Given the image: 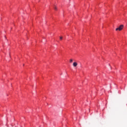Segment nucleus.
<instances>
[{"label":"nucleus","instance_id":"5","mask_svg":"<svg viewBox=\"0 0 127 127\" xmlns=\"http://www.w3.org/2000/svg\"><path fill=\"white\" fill-rule=\"evenodd\" d=\"M54 8H55V9L56 10V9H57V7H56V6H55V7H54Z\"/></svg>","mask_w":127,"mask_h":127},{"label":"nucleus","instance_id":"1","mask_svg":"<svg viewBox=\"0 0 127 127\" xmlns=\"http://www.w3.org/2000/svg\"><path fill=\"white\" fill-rule=\"evenodd\" d=\"M123 28H124V25H121L119 27L116 29V31H118V30H119V31H121V30H123Z\"/></svg>","mask_w":127,"mask_h":127},{"label":"nucleus","instance_id":"3","mask_svg":"<svg viewBox=\"0 0 127 127\" xmlns=\"http://www.w3.org/2000/svg\"><path fill=\"white\" fill-rule=\"evenodd\" d=\"M72 62H73V60L70 59V63H72Z\"/></svg>","mask_w":127,"mask_h":127},{"label":"nucleus","instance_id":"2","mask_svg":"<svg viewBox=\"0 0 127 127\" xmlns=\"http://www.w3.org/2000/svg\"><path fill=\"white\" fill-rule=\"evenodd\" d=\"M77 65H78V63H77L76 62H74L73 63V67H77Z\"/></svg>","mask_w":127,"mask_h":127},{"label":"nucleus","instance_id":"4","mask_svg":"<svg viewBox=\"0 0 127 127\" xmlns=\"http://www.w3.org/2000/svg\"><path fill=\"white\" fill-rule=\"evenodd\" d=\"M63 39V37H60V39H61V40H62Z\"/></svg>","mask_w":127,"mask_h":127}]
</instances>
